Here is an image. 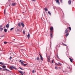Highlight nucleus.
<instances>
[{
    "label": "nucleus",
    "instance_id": "obj_1",
    "mask_svg": "<svg viewBox=\"0 0 75 75\" xmlns=\"http://www.w3.org/2000/svg\"><path fill=\"white\" fill-rule=\"evenodd\" d=\"M13 66H11L9 67V69L11 70H13Z\"/></svg>",
    "mask_w": 75,
    "mask_h": 75
},
{
    "label": "nucleus",
    "instance_id": "obj_2",
    "mask_svg": "<svg viewBox=\"0 0 75 75\" xmlns=\"http://www.w3.org/2000/svg\"><path fill=\"white\" fill-rule=\"evenodd\" d=\"M3 71H9L10 72V70H9L8 69H3Z\"/></svg>",
    "mask_w": 75,
    "mask_h": 75
},
{
    "label": "nucleus",
    "instance_id": "obj_3",
    "mask_svg": "<svg viewBox=\"0 0 75 75\" xmlns=\"http://www.w3.org/2000/svg\"><path fill=\"white\" fill-rule=\"evenodd\" d=\"M68 33V28H67L65 30V33Z\"/></svg>",
    "mask_w": 75,
    "mask_h": 75
},
{
    "label": "nucleus",
    "instance_id": "obj_4",
    "mask_svg": "<svg viewBox=\"0 0 75 75\" xmlns=\"http://www.w3.org/2000/svg\"><path fill=\"white\" fill-rule=\"evenodd\" d=\"M56 2L58 3V4H60V3H59V0H55Z\"/></svg>",
    "mask_w": 75,
    "mask_h": 75
},
{
    "label": "nucleus",
    "instance_id": "obj_5",
    "mask_svg": "<svg viewBox=\"0 0 75 75\" xmlns=\"http://www.w3.org/2000/svg\"><path fill=\"white\" fill-rule=\"evenodd\" d=\"M68 3L70 5L71 4V0H69V1H68Z\"/></svg>",
    "mask_w": 75,
    "mask_h": 75
},
{
    "label": "nucleus",
    "instance_id": "obj_6",
    "mask_svg": "<svg viewBox=\"0 0 75 75\" xmlns=\"http://www.w3.org/2000/svg\"><path fill=\"white\" fill-rule=\"evenodd\" d=\"M16 4V3H13L12 4V6H15Z\"/></svg>",
    "mask_w": 75,
    "mask_h": 75
},
{
    "label": "nucleus",
    "instance_id": "obj_7",
    "mask_svg": "<svg viewBox=\"0 0 75 75\" xmlns=\"http://www.w3.org/2000/svg\"><path fill=\"white\" fill-rule=\"evenodd\" d=\"M50 35L51 38H52V32H50Z\"/></svg>",
    "mask_w": 75,
    "mask_h": 75
},
{
    "label": "nucleus",
    "instance_id": "obj_8",
    "mask_svg": "<svg viewBox=\"0 0 75 75\" xmlns=\"http://www.w3.org/2000/svg\"><path fill=\"white\" fill-rule=\"evenodd\" d=\"M48 59V61L49 62H50L51 61L50 60V56H49V57L47 58Z\"/></svg>",
    "mask_w": 75,
    "mask_h": 75
},
{
    "label": "nucleus",
    "instance_id": "obj_9",
    "mask_svg": "<svg viewBox=\"0 0 75 75\" xmlns=\"http://www.w3.org/2000/svg\"><path fill=\"white\" fill-rule=\"evenodd\" d=\"M21 25L23 27H24V24L23 23H21Z\"/></svg>",
    "mask_w": 75,
    "mask_h": 75
},
{
    "label": "nucleus",
    "instance_id": "obj_10",
    "mask_svg": "<svg viewBox=\"0 0 75 75\" xmlns=\"http://www.w3.org/2000/svg\"><path fill=\"white\" fill-rule=\"evenodd\" d=\"M27 37L28 38H29L30 37V34L29 33H28V34L27 35Z\"/></svg>",
    "mask_w": 75,
    "mask_h": 75
},
{
    "label": "nucleus",
    "instance_id": "obj_11",
    "mask_svg": "<svg viewBox=\"0 0 75 75\" xmlns=\"http://www.w3.org/2000/svg\"><path fill=\"white\" fill-rule=\"evenodd\" d=\"M53 29L54 28H53V27H51L50 30L51 31H52Z\"/></svg>",
    "mask_w": 75,
    "mask_h": 75
},
{
    "label": "nucleus",
    "instance_id": "obj_12",
    "mask_svg": "<svg viewBox=\"0 0 75 75\" xmlns=\"http://www.w3.org/2000/svg\"><path fill=\"white\" fill-rule=\"evenodd\" d=\"M6 27L7 28H9V24H7L6 25Z\"/></svg>",
    "mask_w": 75,
    "mask_h": 75
},
{
    "label": "nucleus",
    "instance_id": "obj_13",
    "mask_svg": "<svg viewBox=\"0 0 75 75\" xmlns=\"http://www.w3.org/2000/svg\"><path fill=\"white\" fill-rule=\"evenodd\" d=\"M69 59H70V61H71V62H72L73 60L71 58H69Z\"/></svg>",
    "mask_w": 75,
    "mask_h": 75
},
{
    "label": "nucleus",
    "instance_id": "obj_14",
    "mask_svg": "<svg viewBox=\"0 0 75 75\" xmlns=\"http://www.w3.org/2000/svg\"><path fill=\"white\" fill-rule=\"evenodd\" d=\"M0 64H1V65H6V64L3 63L2 62H0Z\"/></svg>",
    "mask_w": 75,
    "mask_h": 75
},
{
    "label": "nucleus",
    "instance_id": "obj_15",
    "mask_svg": "<svg viewBox=\"0 0 75 75\" xmlns=\"http://www.w3.org/2000/svg\"><path fill=\"white\" fill-rule=\"evenodd\" d=\"M18 25L19 27H21V23H18Z\"/></svg>",
    "mask_w": 75,
    "mask_h": 75
},
{
    "label": "nucleus",
    "instance_id": "obj_16",
    "mask_svg": "<svg viewBox=\"0 0 75 75\" xmlns=\"http://www.w3.org/2000/svg\"><path fill=\"white\" fill-rule=\"evenodd\" d=\"M19 72H20V73H21V74H24V73H23V72L22 71H19Z\"/></svg>",
    "mask_w": 75,
    "mask_h": 75
},
{
    "label": "nucleus",
    "instance_id": "obj_17",
    "mask_svg": "<svg viewBox=\"0 0 75 75\" xmlns=\"http://www.w3.org/2000/svg\"><path fill=\"white\" fill-rule=\"evenodd\" d=\"M40 59L42 61H43V57H42L41 56V57H40Z\"/></svg>",
    "mask_w": 75,
    "mask_h": 75
},
{
    "label": "nucleus",
    "instance_id": "obj_18",
    "mask_svg": "<svg viewBox=\"0 0 75 75\" xmlns=\"http://www.w3.org/2000/svg\"><path fill=\"white\" fill-rule=\"evenodd\" d=\"M13 69H15V70H17V68L14 66L13 67Z\"/></svg>",
    "mask_w": 75,
    "mask_h": 75
},
{
    "label": "nucleus",
    "instance_id": "obj_19",
    "mask_svg": "<svg viewBox=\"0 0 75 75\" xmlns=\"http://www.w3.org/2000/svg\"><path fill=\"white\" fill-rule=\"evenodd\" d=\"M45 11H48V9L47 8H45Z\"/></svg>",
    "mask_w": 75,
    "mask_h": 75
},
{
    "label": "nucleus",
    "instance_id": "obj_20",
    "mask_svg": "<svg viewBox=\"0 0 75 75\" xmlns=\"http://www.w3.org/2000/svg\"><path fill=\"white\" fill-rule=\"evenodd\" d=\"M67 68L69 69H71V68H70V67H69V66L68 65H67Z\"/></svg>",
    "mask_w": 75,
    "mask_h": 75
},
{
    "label": "nucleus",
    "instance_id": "obj_21",
    "mask_svg": "<svg viewBox=\"0 0 75 75\" xmlns=\"http://www.w3.org/2000/svg\"><path fill=\"white\" fill-rule=\"evenodd\" d=\"M48 13L50 14V16H51V12H50V11H48Z\"/></svg>",
    "mask_w": 75,
    "mask_h": 75
},
{
    "label": "nucleus",
    "instance_id": "obj_22",
    "mask_svg": "<svg viewBox=\"0 0 75 75\" xmlns=\"http://www.w3.org/2000/svg\"><path fill=\"white\" fill-rule=\"evenodd\" d=\"M6 66L3 65L2 66V68H6Z\"/></svg>",
    "mask_w": 75,
    "mask_h": 75
},
{
    "label": "nucleus",
    "instance_id": "obj_23",
    "mask_svg": "<svg viewBox=\"0 0 75 75\" xmlns=\"http://www.w3.org/2000/svg\"><path fill=\"white\" fill-rule=\"evenodd\" d=\"M4 31L5 32V33H6V32H7V29H5L4 30Z\"/></svg>",
    "mask_w": 75,
    "mask_h": 75
},
{
    "label": "nucleus",
    "instance_id": "obj_24",
    "mask_svg": "<svg viewBox=\"0 0 75 75\" xmlns=\"http://www.w3.org/2000/svg\"><path fill=\"white\" fill-rule=\"evenodd\" d=\"M23 32L24 34H25V30H24L23 31Z\"/></svg>",
    "mask_w": 75,
    "mask_h": 75
},
{
    "label": "nucleus",
    "instance_id": "obj_25",
    "mask_svg": "<svg viewBox=\"0 0 75 75\" xmlns=\"http://www.w3.org/2000/svg\"><path fill=\"white\" fill-rule=\"evenodd\" d=\"M68 35H69V33H67L66 35V37H67Z\"/></svg>",
    "mask_w": 75,
    "mask_h": 75
},
{
    "label": "nucleus",
    "instance_id": "obj_26",
    "mask_svg": "<svg viewBox=\"0 0 75 75\" xmlns=\"http://www.w3.org/2000/svg\"><path fill=\"white\" fill-rule=\"evenodd\" d=\"M4 43L5 44H6L7 43V42L5 41L4 42Z\"/></svg>",
    "mask_w": 75,
    "mask_h": 75
},
{
    "label": "nucleus",
    "instance_id": "obj_27",
    "mask_svg": "<svg viewBox=\"0 0 75 75\" xmlns=\"http://www.w3.org/2000/svg\"><path fill=\"white\" fill-rule=\"evenodd\" d=\"M21 64L22 65H24V61H23L21 62Z\"/></svg>",
    "mask_w": 75,
    "mask_h": 75
},
{
    "label": "nucleus",
    "instance_id": "obj_28",
    "mask_svg": "<svg viewBox=\"0 0 75 75\" xmlns=\"http://www.w3.org/2000/svg\"><path fill=\"white\" fill-rule=\"evenodd\" d=\"M40 59V57H38L37 58V60H39Z\"/></svg>",
    "mask_w": 75,
    "mask_h": 75
},
{
    "label": "nucleus",
    "instance_id": "obj_29",
    "mask_svg": "<svg viewBox=\"0 0 75 75\" xmlns=\"http://www.w3.org/2000/svg\"><path fill=\"white\" fill-rule=\"evenodd\" d=\"M13 28H11L10 30L11 31H12V30H13Z\"/></svg>",
    "mask_w": 75,
    "mask_h": 75
},
{
    "label": "nucleus",
    "instance_id": "obj_30",
    "mask_svg": "<svg viewBox=\"0 0 75 75\" xmlns=\"http://www.w3.org/2000/svg\"><path fill=\"white\" fill-rule=\"evenodd\" d=\"M19 68L21 70H24V69H23L21 67H19Z\"/></svg>",
    "mask_w": 75,
    "mask_h": 75
},
{
    "label": "nucleus",
    "instance_id": "obj_31",
    "mask_svg": "<svg viewBox=\"0 0 75 75\" xmlns=\"http://www.w3.org/2000/svg\"><path fill=\"white\" fill-rule=\"evenodd\" d=\"M69 29L70 31L71 30V28L70 27H69Z\"/></svg>",
    "mask_w": 75,
    "mask_h": 75
},
{
    "label": "nucleus",
    "instance_id": "obj_32",
    "mask_svg": "<svg viewBox=\"0 0 75 75\" xmlns=\"http://www.w3.org/2000/svg\"><path fill=\"white\" fill-rule=\"evenodd\" d=\"M1 30V31H3V28H1L0 29Z\"/></svg>",
    "mask_w": 75,
    "mask_h": 75
},
{
    "label": "nucleus",
    "instance_id": "obj_33",
    "mask_svg": "<svg viewBox=\"0 0 75 75\" xmlns=\"http://www.w3.org/2000/svg\"><path fill=\"white\" fill-rule=\"evenodd\" d=\"M17 31H20V30L18 29H17Z\"/></svg>",
    "mask_w": 75,
    "mask_h": 75
},
{
    "label": "nucleus",
    "instance_id": "obj_34",
    "mask_svg": "<svg viewBox=\"0 0 75 75\" xmlns=\"http://www.w3.org/2000/svg\"><path fill=\"white\" fill-rule=\"evenodd\" d=\"M32 72V73L34 74V70H33Z\"/></svg>",
    "mask_w": 75,
    "mask_h": 75
},
{
    "label": "nucleus",
    "instance_id": "obj_35",
    "mask_svg": "<svg viewBox=\"0 0 75 75\" xmlns=\"http://www.w3.org/2000/svg\"><path fill=\"white\" fill-rule=\"evenodd\" d=\"M5 13H6V9H5L4 10V14H5Z\"/></svg>",
    "mask_w": 75,
    "mask_h": 75
},
{
    "label": "nucleus",
    "instance_id": "obj_36",
    "mask_svg": "<svg viewBox=\"0 0 75 75\" xmlns=\"http://www.w3.org/2000/svg\"><path fill=\"white\" fill-rule=\"evenodd\" d=\"M66 49H67V50H68V46H67Z\"/></svg>",
    "mask_w": 75,
    "mask_h": 75
},
{
    "label": "nucleus",
    "instance_id": "obj_37",
    "mask_svg": "<svg viewBox=\"0 0 75 75\" xmlns=\"http://www.w3.org/2000/svg\"><path fill=\"white\" fill-rule=\"evenodd\" d=\"M63 45H65V46H66V47H67V45H65V44H63Z\"/></svg>",
    "mask_w": 75,
    "mask_h": 75
},
{
    "label": "nucleus",
    "instance_id": "obj_38",
    "mask_svg": "<svg viewBox=\"0 0 75 75\" xmlns=\"http://www.w3.org/2000/svg\"><path fill=\"white\" fill-rule=\"evenodd\" d=\"M55 69H58V68L57 67H55Z\"/></svg>",
    "mask_w": 75,
    "mask_h": 75
},
{
    "label": "nucleus",
    "instance_id": "obj_39",
    "mask_svg": "<svg viewBox=\"0 0 75 75\" xmlns=\"http://www.w3.org/2000/svg\"><path fill=\"white\" fill-rule=\"evenodd\" d=\"M60 2L62 3V0H60Z\"/></svg>",
    "mask_w": 75,
    "mask_h": 75
},
{
    "label": "nucleus",
    "instance_id": "obj_40",
    "mask_svg": "<svg viewBox=\"0 0 75 75\" xmlns=\"http://www.w3.org/2000/svg\"><path fill=\"white\" fill-rule=\"evenodd\" d=\"M23 66H26L27 65V64H23Z\"/></svg>",
    "mask_w": 75,
    "mask_h": 75
},
{
    "label": "nucleus",
    "instance_id": "obj_41",
    "mask_svg": "<svg viewBox=\"0 0 75 75\" xmlns=\"http://www.w3.org/2000/svg\"><path fill=\"white\" fill-rule=\"evenodd\" d=\"M52 64H53V63H54V61L52 60Z\"/></svg>",
    "mask_w": 75,
    "mask_h": 75
},
{
    "label": "nucleus",
    "instance_id": "obj_42",
    "mask_svg": "<svg viewBox=\"0 0 75 75\" xmlns=\"http://www.w3.org/2000/svg\"><path fill=\"white\" fill-rule=\"evenodd\" d=\"M4 35H3L2 36H1V37L2 38L3 37H4Z\"/></svg>",
    "mask_w": 75,
    "mask_h": 75
},
{
    "label": "nucleus",
    "instance_id": "obj_43",
    "mask_svg": "<svg viewBox=\"0 0 75 75\" xmlns=\"http://www.w3.org/2000/svg\"><path fill=\"white\" fill-rule=\"evenodd\" d=\"M22 61V60H20L19 61V62H21Z\"/></svg>",
    "mask_w": 75,
    "mask_h": 75
},
{
    "label": "nucleus",
    "instance_id": "obj_44",
    "mask_svg": "<svg viewBox=\"0 0 75 75\" xmlns=\"http://www.w3.org/2000/svg\"><path fill=\"white\" fill-rule=\"evenodd\" d=\"M58 64H59V65H62V64H61V63H58Z\"/></svg>",
    "mask_w": 75,
    "mask_h": 75
},
{
    "label": "nucleus",
    "instance_id": "obj_45",
    "mask_svg": "<svg viewBox=\"0 0 75 75\" xmlns=\"http://www.w3.org/2000/svg\"><path fill=\"white\" fill-rule=\"evenodd\" d=\"M2 25H0V28H1V27H2Z\"/></svg>",
    "mask_w": 75,
    "mask_h": 75
},
{
    "label": "nucleus",
    "instance_id": "obj_46",
    "mask_svg": "<svg viewBox=\"0 0 75 75\" xmlns=\"http://www.w3.org/2000/svg\"><path fill=\"white\" fill-rule=\"evenodd\" d=\"M2 69V68L1 67H0V70H1Z\"/></svg>",
    "mask_w": 75,
    "mask_h": 75
},
{
    "label": "nucleus",
    "instance_id": "obj_47",
    "mask_svg": "<svg viewBox=\"0 0 75 75\" xmlns=\"http://www.w3.org/2000/svg\"><path fill=\"white\" fill-rule=\"evenodd\" d=\"M11 58H12V57H10L9 58L10 59H11Z\"/></svg>",
    "mask_w": 75,
    "mask_h": 75
},
{
    "label": "nucleus",
    "instance_id": "obj_48",
    "mask_svg": "<svg viewBox=\"0 0 75 75\" xmlns=\"http://www.w3.org/2000/svg\"><path fill=\"white\" fill-rule=\"evenodd\" d=\"M35 0H33V1H35Z\"/></svg>",
    "mask_w": 75,
    "mask_h": 75
},
{
    "label": "nucleus",
    "instance_id": "obj_49",
    "mask_svg": "<svg viewBox=\"0 0 75 75\" xmlns=\"http://www.w3.org/2000/svg\"><path fill=\"white\" fill-rule=\"evenodd\" d=\"M40 56V57L41 56H42L41 54H39Z\"/></svg>",
    "mask_w": 75,
    "mask_h": 75
},
{
    "label": "nucleus",
    "instance_id": "obj_50",
    "mask_svg": "<svg viewBox=\"0 0 75 75\" xmlns=\"http://www.w3.org/2000/svg\"><path fill=\"white\" fill-rule=\"evenodd\" d=\"M57 58H59V57H58V56H57Z\"/></svg>",
    "mask_w": 75,
    "mask_h": 75
},
{
    "label": "nucleus",
    "instance_id": "obj_51",
    "mask_svg": "<svg viewBox=\"0 0 75 75\" xmlns=\"http://www.w3.org/2000/svg\"><path fill=\"white\" fill-rule=\"evenodd\" d=\"M21 74L22 75H23V73Z\"/></svg>",
    "mask_w": 75,
    "mask_h": 75
},
{
    "label": "nucleus",
    "instance_id": "obj_52",
    "mask_svg": "<svg viewBox=\"0 0 75 75\" xmlns=\"http://www.w3.org/2000/svg\"><path fill=\"white\" fill-rule=\"evenodd\" d=\"M56 64V65H57V63H56V64Z\"/></svg>",
    "mask_w": 75,
    "mask_h": 75
},
{
    "label": "nucleus",
    "instance_id": "obj_53",
    "mask_svg": "<svg viewBox=\"0 0 75 75\" xmlns=\"http://www.w3.org/2000/svg\"><path fill=\"white\" fill-rule=\"evenodd\" d=\"M13 41H14V40H15V39H13Z\"/></svg>",
    "mask_w": 75,
    "mask_h": 75
},
{
    "label": "nucleus",
    "instance_id": "obj_54",
    "mask_svg": "<svg viewBox=\"0 0 75 75\" xmlns=\"http://www.w3.org/2000/svg\"><path fill=\"white\" fill-rule=\"evenodd\" d=\"M9 1H11V0H8Z\"/></svg>",
    "mask_w": 75,
    "mask_h": 75
},
{
    "label": "nucleus",
    "instance_id": "obj_55",
    "mask_svg": "<svg viewBox=\"0 0 75 75\" xmlns=\"http://www.w3.org/2000/svg\"><path fill=\"white\" fill-rule=\"evenodd\" d=\"M57 65H58L59 64H57Z\"/></svg>",
    "mask_w": 75,
    "mask_h": 75
},
{
    "label": "nucleus",
    "instance_id": "obj_56",
    "mask_svg": "<svg viewBox=\"0 0 75 75\" xmlns=\"http://www.w3.org/2000/svg\"><path fill=\"white\" fill-rule=\"evenodd\" d=\"M54 9H55V8H54Z\"/></svg>",
    "mask_w": 75,
    "mask_h": 75
},
{
    "label": "nucleus",
    "instance_id": "obj_57",
    "mask_svg": "<svg viewBox=\"0 0 75 75\" xmlns=\"http://www.w3.org/2000/svg\"><path fill=\"white\" fill-rule=\"evenodd\" d=\"M4 28H5V27H4Z\"/></svg>",
    "mask_w": 75,
    "mask_h": 75
}]
</instances>
